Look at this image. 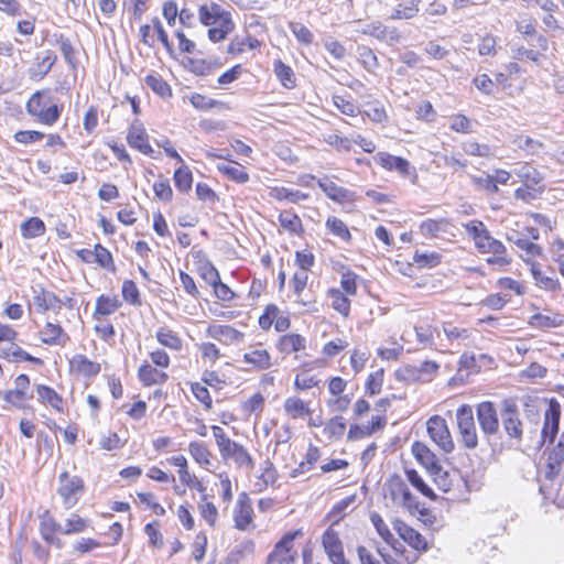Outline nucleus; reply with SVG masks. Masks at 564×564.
I'll list each match as a JSON object with an SVG mask.
<instances>
[{
  "label": "nucleus",
  "mask_w": 564,
  "mask_h": 564,
  "mask_svg": "<svg viewBox=\"0 0 564 564\" xmlns=\"http://www.w3.org/2000/svg\"><path fill=\"white\" fill-rule=\"evenodd\" d=\"M329 296L332 299L333 308L341 315L347 316L350 310V301L339 290L335 289L329 290Z\"/></svg>",
  "instance_id": "13d9d810"
},
{
  "label": "nucleus",
  "mask_w": 564,
  "mask_h": 564,
  "mask_svg": "<svg viewBox=\"0 0 564 564\" xmlns=\"http://www.w3.org/2000/svg\"><path fill=\"white\" fill-rule=\"evenodd\" d=\"M412 451L415 458L427 469H430L433 474H437L438 471H441V467L435 462V455L430 451V448L426 445L416 442L413 444Z\"/></svg>",
  "instance_id": "a878e982"
},
{
  "label": "nucleus",
  "mask_w": 564,
  "mask_h": 564,
  "mask_svg": "<svg viewBox=\"0 0 564 564\" xmlns=\"http://www.w3.org/2000/svg\"><path fill=\"white\" fill-rule=\"evenodd\" d=\"M445 336L451 341H457L458 344L464 343L469 338V330L467 328H458L451 323H446L443 326Z\"/></svg>",
  "instance_id": "e2e57ef3"
},
{
  "label": "nucleus",
  "mask_w": 564,
  "mask_h": 564,
  "mask_svg": "<svg viewBox=\"0 0 564 564\" xmlns=\"http://www.w3.org/2000/svg\"><path fill=\"white\" fill-rule=\"evenodd\" d=\"M61 530H62V525L56 523V521L52 518L44 519L41 521V524H40L41 536L43 538V540H45L48 543L54 542V539H55L54 533L56 531L61 532Z\"/></svg>",
  "instance_id": "69168bd1"
},
{
  "label": "nucleus",
  "mask_w": 564,
  "mask_h": 564,
  "mask_svg": "<svg viewBox=\"0 0 564 564\" xmlns=\"http://www.w3.org/2000/svg\"><path fill=\"white\" fill-rule=\"evenodd\" d=\"M206 334L225 345L237 344L243 339V334L229 325H209Z\"/></svg>",
  "instance_id": "dca6fc26"
},
{
  "label": "nucleus",
  "mask_w": 564,
  "mask_h": 564,
  "mask_svg": "<svg viewBox=\"0 0 564 564\" xmlns=\"http://www.w3.org/2000/svg\"><path fill=\"white\" fill-rule=\"evenodd\" d=\"M181 164L182 165L178 169H176L174 172L173 181H174L176 188L180 192L185 193L192 188L193 174H192L191 170L188 169V166H186L184 164V162Z\"/></svg>",
  "instance_id": "58836bf2"
},
{
  "label": "nucleus",
  "mask_w": 564,
  "mask_h": 564,
  "mask_svg": "<svg viewBox=\"0 0 564 564\" xmlns=\"http://www.w3.org/2000/svg\"><path fill=\"white\" fill-rule=\"evenodd\" d=\"M188 452L196 463L203 466L210 464L212 454L207 446L202 442H191Z\"/></svg>",
  "instance_id": "49530a36"
},
{
  "label": "nucleus",
  "mask_w": 564,
  "mask_h": 564,
  "mask_svg": "<svg viewBox=\"0 0 564 564\" xmlns=\"http://www.w3.org/2000/svg\"><path fill=\"white\" fill-rule=\"evenodd\" d=\"M427 433L432 441L444 452L451 453L454 449L449 430L445 420L438 415L432 416L427 423Z\"/></svg>",
  "instance_id": "423d86ee"
},
{
  "label": "nucleus",
  "mask_w": 564,
  "mask_h": 564,
  "mask_svg": "<svg viewBox=\"0 0 564 564\" xmlns=\"http://www.w3.org/2000/svg\"><path fill=\"white\" fill-rule=\"evenodd\" d=\"M138 378L145 387L160 386L167 381L169 376L166 372L144 361L138 369Z\"/></svg>",
  "instance_id": "f3484780"
},
{
  "label": "nucleus",
  "mask_w": 564,
  "mask_h": 564,
  "mask_svg": "<svg viewBox=\"0 0 564 564\" xmlns=\"http://www.w3.org/2000/svg\"><path fill=\"white\" fill-rule=\"evenodd\" d=\"M561 419V405L555 399L549 401L547 409L543 415V427L541 431V437L543 443L546 441L553 443L555 436L558 433Z\"/></svg>",
  "instance_id": "6e6552de"
},
{
  "label": "nucleus",
  "mask_w": 564,
  "mask_h": 564,
  "mask_svg": "<svg viewBox=\"0 0 564 564\" xmlns=\"http://www.w3.org/2000/svg\"><path fill=\"white\" fill-rule=\"evenodd\" d=\"M442 256L437 252L415 251L413 261L419 268H434L441 263Z\"/></svg>",
  "instance_id": "864d4df0"
},
{
  "label": "nucleus",
  "mask_w": 564,
  "mask_h": 564,
  "mask_svg": "<svg viewBox=\"0 0 564 564\" xmlns=\"http://www.w3.org/2000/svg\"><path fill=\"white\" fill-rule=\"evenodd\" d=\"M480 253L501 254L506 253V246L498 239L494 238L490 232L486 235L476 246Z\"/></svg>",
  "instance_id": "ea45409f"
},
{
  "label": "nucleus",
  "mask_w": 564,
  "mask_h": 564,
  "mask_svg": "<svg viewBox=\"0 0 564 564\" xmlns=\"http://www.w3.org/2000/svg\"><path fill=\"white\" fill-rule=\"evenodd\" d=\"M323 546L328 557L334 564H344L345 556L343 552V544L339 540L338 533L332 528H328L323 534Z\"/></svg>",
  "instance_id": "2eb2a0df"
},
{
  "label": "nucleus",
  "mask_w": 564,
  "mask_h": 564,
  "mask_svg": "<svg viewBox=\"0 0 564 564\" xmlns=\"http://www.w3.org/2000/svg\"><path fill=\"white\" fill-rule=\"evenodd\" d=\"M128 144L143 154L151 155L153 149L149 143V135L142 122L134 120L127 134Z\"/></svg>",
  "instance_id": "f8f14e48"
},
{
  "label": "nucleus",
  "mask_w": 564,
  "mask_h": 564,
  "mask_svg": "<svg viewBox=\"0 0 564 564\" xmlns=\"http://www.w3.org/2000/svg\"><path fill=\"white\" fill-rule=\"evenodd\" d=\"M512 173L523 182L528 188H535L543 180L541 173L529 163L516 165Z\"/></svg>",
  "instance_id": "412c9836"
},
{
  "label": "nucleus",
  "mask_w": 564,
  "mask_h": 564,
  "mask_svg": "<svg viewBox=\"0 0 564 564\" xmlns=\"http://www.w3.org/2000/svg\"><path fill=\"white\" fill-rule=\"evenodd\" d=\"M243 361L258 370H265L271 367V356L265 349H253L245 352Z\"/></svg>",
  "instance_id": "2f4dec72"
},
{
  "label": "nucleus",
  "mask_w": 564,
  "mask_h": 564,
  "mask_svg": "<svg viewBox=\"0 0 564 564\" xmlns=\"http://www.w3.org/2000/svg\"><path fill=\"white\" fill-rule=\"evenodd\" d=\"M69 339L68 335L64 332L59 324L47 322L41 330L42 343L53 346H65Z\"/></svg>",
  "instance_id": "a211bd4d"
},
{
  "label": "nucleus",
  "mask_w": 564,
  "mask_h": 564,
  "mask_svg": "<svg viewBox=\"0 0 564 564\" xmlns=\"http://www.w3.org/2000/svg\"><path fill=\"white\" fill-rule=\"evenodd\" d=\"M56 56L52 53H47L45 56L36 57V63L30 67L29 77L32 80H41L52 69Z\"/></svg>",
  "instance_id": "cd10ccee"
},
{
  "label": "nucleus",
  "mask_w": 564,
  "mask_h": 564,
  "mask_svg": "<svg viewBox=\"0 0 564 564\" xmlns=\"http://www.w3.org/2000/svg\"><path fill=\"white\" fill-rule=\"evenodd\" d=\"M93 262L98 263L104 269H113V259L108 249L97 243L94 248Z\"/></svg>",
  "instance_id": "052dcab7"
},
{
  "label": "nucleus",
  "mask_w": 564,
  "mask_h": 564,
  "mask_svg": "<svg viewBox=\"0 0 564 564\" xmlns=\"http://www.w3.org/2000/svg\"><path fill=\"white\" fill-rule=\"evenodd\" d=\"M346 430V421L343 416H335L326 423L325 432L332 438H340Z\"/></svg>",
  "instance_id": "338daca9"
},
{
  "label": "nucleus",
  "mask_w": 564,
  "mask_h": 564,
  "mask_svg": "<svg viewBox=\"0 0 564 564\" xmlns=\"http://www.w3.org/2000/svg\"><path fill=\"white\" fill-rule=\"evenodd\" d=\"M456 421L460 435V442L467 448H475L478 445V436L474 420L473 408L468 404L460 405L456 411Z\"/></svg>",
  "instance_id": "7ed1b4c3"
},
{
  "label": "nucleus",
  "mask_w": 564,
  "mask_h": 564,
  "mask_svg": "<svg viewBox=\"0 0 564 564\" xmlns=\"http://www.w3.org/2000/svg\"><path fill=\"white\" fill-rule=\"evenodd\" d=\"M219 172L228 176L230 180L245 184L249 181V174L247 171L239 164L230 165V164H219Z\"/></svg>",
  "instance_id": "a18cd8bd"
},
{
  "label": "nucleus",
  "mask_w": 564,
  "mask_h": 564,
  "mask_svg": "<svg viewBox=\"0 0 564 564\" xmlns=\"http://www.w3.org/2000/svg\"><path fill=\"white\" fill-rule=\"evenodd\" d=\"M513 145L518 149L525 151L529 155H535L539 153L540 149H542L543 144L527 135H517L513 141Z\"/></svg>",
  "instance_id": "09e8293b"
},
{
  "label": "nucleus",
  "mask_w": 564,
  "mask_h": 564,
  "mask_svg": "<svg viewBox=\"0 0 564 564\" xmlns=\"http://www.w3.org/2000/svg\"><path fill=\"white\" fill-rule=\"evenodd\" d=\"M319 459V449L316 446L310 445L305 460L301 462L299 467L292 471V476L295 477L297 474L308 471Z\"/></svg>",
  "instance_id": "4d7b16f0"
},
{
  "label": "nucleus",
  "mask_w": 564,
  "mask_h": 564,
  "mask_svg": "<svg viewBox=\"0 0 564 564\" xmlns=\"http://www.w3.org/2000/svg\"><path fill=\"white\" fill-rule=\"evenodd\" d=\"M62 300L50 291L41 290L33 296V306L39 313H44L46 311L58 312L62 308Z\"/></svg>",
  "instance_id": "6ab92c4d"
},
{
  "label": "nucleus",
  "mask_w": 564,
  "mask_h": 564,
  "mask_svg": "<svg viewBox=\"0 0 564 564\" xmlns=\"http://www.w3.org/2000/svg\"><path fill=\"white\" fill-rule=\"evenodd\" d=\"M467 235L474 240L475 246L489 232L485 224L480 220H470L463 225Z\"/></svg>",
  "instance_id": "5fc2aeb1"
},
{
  "label": "nucleus",
  "mask_w": 564,
  "mask_h": 564,
  "mask_svg": "<svg viewBox=\"0 0 564 564\" xmlns=\"http://www.w3.org/2000/svg\"><path fill=\"white\" fill-rule=\"evenodd\" d=\"M212 431L224 459H232L239 467L253 468V459L242 445L230 440L224 429L218 425H213Z\"/></svg>",
  "instance_id": "f03ea898"
},
{
  "label": "nucleus",
  "mask_w": 564,
  "mask_h": 564,
  "mask_svg": "<svg viewBox=\"0 0 564 564\" xmlns=\"http://www.w3.org/2000/svg\"><path fill=\"white\" fill-rule=\"evenodd\" d=\"M253 508L247 494L239 495L234 509L235 528L246 531L252 524Z\"/></svg>",
  "instance_id": "9b49d317"
},
{
  "label": "nucleus",
  "mask_w": 564,
  "mask_h": 564,
  "mask_svg": "<svg viewBox=\"0 0 564 564\" xmlns=\"http://www.w3.org/2000/svg\"><path fill=\"white\" fill-rule=\"evenodd\" d=\"M59 487L57 492L63 500L66 509L73 508L79 500L84 491V482L80 477L74 475L70 476L67 471H64L58 477Z\"/></svg>",
  "instance_id": "39448f33"
},
{
  "label": "nucleus",
  "mask_w": 564,
  "mask_h": 564,
  "mask_svg": "<svg viewBox=\"0 0 564 564\" xmlns=\"http://www.w3.org/2000/svg\"><path fill=\"white\" fill-rule=\"evenodd\" d=\"M171 465L178 467V477L185 486H196L199 491H203V486L199 481H196V477L191 475L187 468V459L184 455H176L167 459Z\"/></svg>",
  "instance_id": "b1692460"
},
{
  "label": "nucleus",
  "mask_w": 564,
  "mask_h": 564,
  "mask_svg": "<svg viewBox=\"0 0 564 564\" xmlns=\"http://www.w3.org/2000/svg\"><path fill=\"white\" fill-rule=\"evenodd\" d=\"M199 22L205 26L218 25L232 20L231 13L214 1L205 2L198 8Z\"/></svg>",
  "instance_id": "1a4fd4ad"
},
{
  "label": "nucleus",
  "mask_w": 564,
  "mask_h": 564,
  "mask_svg": "<svg viewBox=\"0 0 564 564\" xmlns=\"http://www.w3.org/2000/svg\"><path fill=\"white\" fill-rule=\"evenodd\" d=\"M564 464V432L560 435L556 446L549 454V466L551 469L561 467Z\"/></svg>",
  "instance_id": "680f3d73"
},
{
  "label": "nucleus",
  "mask_w": 564,
  "mask_h": 564,
  "mask_svg": "<svg viewBox=\"0 0 564 564\" xmlns=\"http://www.w3.org/2000/svg\"><path fill=\"white\" fill-rule=\"evenodd\" d=\"M563 324V317L560 314H534L530 318V325L539 328H555Z\"/></svg>",
  "instance_id": "a19ab883"
},
{
  "label": "nucleus",
  "mask_w": 564,
  "mask_h": 564,
  "mask_svg": "<svg viewBox=\"0 0 564 564\" xmlns=\"http://www.w3.org/2000/svg\"><path fill=\"white\" fill-rule=\"evenodd\" d=\"M0 358L7 359L12 362L30 361L36 365L43 364L42 359L33 357L13 341H11L8 347L0 348Z\"/></svg>",
  "instance_id": "4be33fe9"
},
{
  "label": "nucleus",
  "mask_w": 564,
  "mask_h": 564,
  "mask_svg": "<svg viewBox=\"0 0 564 564\" xmlns=\"http://www.w3.org/2000/svg\"><path fill=\"white\" fill-rule=\"evenodd\" d=\"M234 29L235 23L232 20H229L226 21V23L209 26L207 35L212 42L218 43L220 41H224L227 37V35L234 31Z\"/></svg>",
  "instance_id": "3c124183"
},
{
  "label": "nucleus",
  "mask_w": 564,
  "mask_h": 564,
  "mask_svg": "<svg viewBox=\"0 0 564 564\" xmlns=\"http://www.w3.org/2000/svg\"><path fill=\"white\" fill-rule=\"evenodd\" d=\"M370 521L382 540L390 544L393 541V534L390 532L381 516L377 512H372L370 514Z\"/></svg>",
  "instance_id": "0e129e2a"
},
{
  "label": "nucleus",
  "mask_w": 564,
  "mask_h": 564,
  "mask_svg": "<svg viewBox=\"0 0 564 564\" xmlns=\"http://www.w3.org/2000/svg\"><path fill=\"white\" fill-rule=\"evenodd\" d=\"M260 45V42L250 36L247 35L245 37L236 36L228 45L227 52L229 54H241L246 51V47L249 50H254Z\"/></svg>",
  "instance_id": "37998d69"
},
{
  "label": "nucleus",
  "mask_w": 564,
  "mask_h": 564,
  "mask_svg": "<svg viewBox=\"0 0 564 564\" xmlns=\"http://www.w3.org/2000/svg\"><path fill=\"white\" fill-rule=\"evenodd\" d=\"M373 160L387 171H397L402 176L410 175V162L401 156H395L388 152H378Z\"/></svg>",
  "instance_id": "4468645a"
},
{
  "label": "nucleus",
  "mask_w": 564,
  "mask_h": 564,
  "mask_svg": "<svg viewBox=\"0 0 564 564\" xmlns=\"http://www.w3.org/2000/svg\"><path fill=\"white\" fill-rule=\"evenodd\" d=\"M421 0H406L405 3H399L391 12L392 20H411L415 18L420 11Z\"/></svg>",
  "instance_id": "473e14b6"
},
{
  "label": "nucleus",
  "mask_w": 564,
  "mask_h": 564,
  "mask_svg": "<svg viewBox=\"0 0 564 564\" xmlns=\"http://www.w3.org/2000/svg\"><path fill=\"white\" fill-rule=\"evenodd\" d=\"M283 409L284 412L294 420L311 414L308 404L297 397H290L285 399Z\"/></svg>",
  "instance_id": "c756f323"
},
{
  "label": "nucleus",
  "mask_w": 564,
  "mask_h": 564,
  "mask_svg": "<svg viewBox=\"0 0 564 564\" xmlns=\"http://www.w3.org/2000/svg\"><path fill=\"white\" fill-rule=\"evenodd\" d=\"M327 230L335 237L339 238L345 242H349L351 239L350 231L347 225L339 218L330 216L326 219L325 224Z\"/></svg>",
  "instance_id": "4c0bfd02"
},
{
  "label": "nucleus",
  "mask_w": 564,
  "mask_h": 564,
  "mask_svg": "<svg viewBox=\"0 0 564 564\" xmlns=\"http://www.w3.org/2000/svg\"><path fill=\"white\" fill-rule=\"evenodd\" d=\"M306 340L300 334L283 335L278 341V349L284 355L296 352L305 348Z\"/></svg>",
  "instance_id": "c85d7f7f"
},
{
  "label": "nucleus",
  "mask_w": 564,
  "mask_h": 564,
  "mask_svg": "<svg viewBox=\"0 0 564 564\" xmlns=\"http://www.w3.org/2000/svg\"><path fill=\"white\" fill-rule=\"evenodd\" d=\"M357 554L361 564H409L395 547H378L373 553L366 546H358Z\"/></svg>",
  "instance_id": "20e7f679"
},
{
  "label": "nucleus",
  "mask_w": 564,
  "mask_h": 564,
  "mask_svg": "<svg viewBox=\"0 0 564 564\" xmlns=\"http://www.w3.org/2000/svg\"><path fill=\"white\" fill-rule=\"evenodd\" d=\"M447 226H448V223L444 219H441V220L426 219L421 223L420 232L424 237H437L441 231H445Z\"/></svg>",
  "instance_id": "8fccbe9b"
},
{
  "label": "nucleus",
  "mask_w": 564,
  "mask_h": 564,
  "mask_svg": "<svg viewBox=\"0 0 564 564\" xmlns=\"http://www.w3.org/2000/svg\"><path fill=\"white\" fill-rule=\"evenodd\" d=\"M393 528L400 535V538L406 542L411 547H413L416 551H426L427 550V542L425 538L420 534L416 530L409 527L403 521L397 519L393 522Z\"/></svg>",
  "instance_id": "ddd939ff"
},
{
  "label": "nucleus",
  "mask_w": 564,
  "mask_h": 564,
  "mask_svg": "<svg viewBox=\"0 0 564 564\" xmlns=\"http://www.w3.org/2000/svg\"><path fill=\"white\" fill-rule=\"evenodd\" d=\"M273 72L284 88L292 89L296 86V79L293 69L289 65L284 64L281 59H275L273 62Z\"/></svg>",
  "instance_id": "7c9ffc66"
},
{
  "label": "nucleus",
  "mask_w": 564,
  "mask_h": 564,
  "mask_svg": "<svg viewBox=\"0 0 564 564\" xmlns=\"http://www.w3.org/2000/svg\"><path fill=\"white\" fill-rule=\"evenodd\" d=\"M463 151L473 156L490 158L495 155V150L488 144H481L475 141H466L462 144Z\"/></svg>",
  "instance_id": "de8ad7c7"
},
{
  "label": "nucleus",
  "mask_w": 564,
  "mask_h": 564,
  "mask_svg": "<svg viewBox=\"0 0 564 564\" xmlns=\"http://www.w3.org/2000/svg\"><path fill=\"white\" fill-rule=\"evenodd\" d=\"M202 518L210 525L215 527L218 518V510L216 506L207 501L206 496L202 497V501L198 506Z\"/></svg>",
  "instance_id": "6e6d98bb"
},
{
  "label": "nucleus",
  "mask_w": 564,
  "mask_h": 564,
  "mask_svg": "<svg viewBox=\"0 0 564 564\" xmlns=\"http://www.w3.org/2000/svg\"><path fill=\"white\" fill-rule=\"evenodd\" d=\"M69 364L73 370L86 377L96 376L100 371L99 364L89 360L86 356L80 354L75 355Z\"/></svg>",
  "instance_id": "bb28decb"
},
{
  "label": "nucleus",
  "mask_w": 564,
  "mask_h": 564,
  "mask_svg": "<svg viewBox=\"0 0 564 564\" xmlns=\"http://www.w3.org/2000/svg\"><path fill=\"white\" fill-rule=\"evenodd\" d=\"M500 416L507 435L510 438L520 442L522 437V422L520 420V413L517 404L510 401H505Z\"/></svg>",
  "instance_id": "0eeeda50"
},
{
  "label": "nucleus",
  "mask_w": 564,
  "mask_h": 564,
  "mask_svg": "<svg viewBox=\"0 0 564 564\" xmlns=\"http://www.w3.org/2000/svg\"><path fill=\"white\" fill-rule=\"evenodd\" d=\"M280 226L291 235L303 234V225L301 218L291 210H284L279 215Z\"/></svg>",
  "instance_id": "f704fd0d"
},
{
  "label": "nucleus",
  "mask_w": 564,
  "mask_h": 564,
  "mask_svg": "<svg viewBox=\"0 0 564 564\" xmlns=\"http://www.w3.org/2000/svg\"><path fill=\"white\" fill-rule=\"evenodd\" d=\"M388 489L392 499L401 498L403 503H408L412 498L410 489L400 476H393L389 479Z\"/></svg>",
  "instance_id": "c9c22d12"
},
{
  "label": "nucleus",
  "mask_w": 564,
  "mask_h": 564,
  "mask_svg": "<svg viewBox=\"0 0 564 564\" xmlns=\"http://www.w3.org/2000/svg\"><path fill=\"white\" fill-rule=\"evenodd\" d=\"M25 109L28 115L45 126L54 124L62 111V108L52 101L47 89L35 91L26 101Z\"/></svg>",
  "instance_id": "f257e3e1"
},
{
  "label": "nucleus",
  "mask_w": 564,
  "mask_h": 564,
  "mask_svg": "<svg viewBox=\"0 0 564 564\" xmlns=\"http://www.w3.org/2000/svg\"><path fill=\"white\" fill-rule=\"evenodd\" d=\"M88 520L79 517L78 514H72L62 527L61 533L69 535L74 533L84 532L88 527Z\"/></svg>",
  "instance_id": "603ef678"
},
{
  "label": "nucleus",
  "mask_w": 564,
  "mask_h": 564,
  "mask_svg": "<svg viewBox=\"0 0 564 564\" xmlns=\"http://www.w3.org/2000/svg\"><path fill=\"white\" fill-rule=\"evenodd\" d=\"M357 55L358 61L362 64L366 70L375 73V70L379 67L378 57L370 47L366 45H359L357 47Z\"/></svg>",
  "instance_id": "79ce46f5"
},
{
  "label": "nucleus",
  "mask_w": 564,
  "mask_h": 564,
  "mask_svg": "<svg viewBox=\"0 0 564 564\" xmlns=\"http://www.w3.org/2000/svg\"><path fill=\"white\" fill-rule=\"evenodd\" d=\"M21 232L24 238H35L45 232V225L40 218L31 217L22 223Z\"/></svg>",
  "instance_id": "c03bdc74"
},
{
  "label": "nucleus",
  "mask_w": 564,
  "mask_h": 564,
  "mask_svg": "<svg viewBox=\"0 0 564 564\" xmlns=\"http://www.w3.org/2000/svg\"><path fill=\"white\" fill-rule=\"evenodd\" d=\"M155 338L162 346L174 351H180L183 347L182 339L176 335L175 332L166 327H161L156 332Z\"/></svg>",
  "instance_id": "e433bc0d"
},
{
  "label": "nucleus",
  "mask_w": 564,
  "mask_h": 564,
  "mask_svg": "<svg viewBox=\"0 0 564 564\" xmlns=\"http://www.w3.org/2000/svg\"><path fill=\"white\" fill-rule=\"evenodd\" d=\"M317 184L325 195L334 202L343 203L351 198V193L348 189L338 186L326 177L324 180H317Z\"/></svg>",
  "instance_id": "393cba45"
},
{
  "label": "nucleus",
  "mask_w": 564,
  "mask_h": 564,
  "mask_svg": "<svg viewBox=\"0 0 564 564\" xmlns=\"http://www.w3.org/2000/svg\"><path fill=\"white\" fill-rule=\"evenodd\" d=\"M269 196L275 200H286L292 204H299L301 200H306L310 198V194L307 193L284 186L271 187L269 191Z\"/></svg>",
  "instance_id": "5701e85b"
},
{
  "label": "nucleus",
  "mask_w": 564,
  "mask_h": 564,
  "mask_svg": "<svg viewBox=\"0 0 564 564\" xmlns=\"http://www.w3.org/2000/svg\"><path fill=\"white\" fill-rule=\"evenodd\" d=\"M119 307L116 299H110L101 295L97 299L95 313L99 315H110Z\"/></svg>",
  "instance_id": "774afa93"
},
{
  "label": "nucleus",
  "mask_w": 564,
  "mask_h": 564,
  "mask_svg": "<svg viewBox=\"0 0 564 564\" xmlns=\"http://www.w3.org/2000/svg\"><path fill=\"white\" fill-rule=\"evenodd\" d=\"M405 475L410 484L423 496L429 498L434 497L433 490L424 482V480L415 469H406Z\"/></svg>",
  "instance_id": "bf43d9fd"
},
{
  "label": "nucleus",
  "mask_w": 564,
  "mask_h": 564,
  "mask_svg": "<svg viewBox=\"0 0 564 564\" xmlns=\"http://www.w3.org/2000/svg\"><path fill=\"white\" fill-rule=\"evenodd\" d=\"M507 239L524 251L525 254L521 256L524 262H530V259H534L542 254V248L525 237L513 239V236H507Z\"/></svg>",
  "instance_id": "72a5a7b5"
},
{
  "label": "nucleus",
  "mask_w": 564,
  "mask_h": 564,
  "mask_svg": "<svg viewBox=\"0 0 564 564\" xmlns=\"http://www.w3.org/2000/svg\"><path fill=\"white\" fill-rule=\"evenodd\" d=\"M37 401L43 405H48L57 412H63V398L51 387L45 384H34Z\"/></svg>",
  "instance_id": "aec40b11"
},
{
  "label": "nucleus",
  "mask_w": 564,
  "mask_h": 564,
  "mask_svg": "<svg viewBox=\"0 0 564 564\" xmlns=\"http://www.w3.org/2000/svg\"><path fill=\"white\" fill-rule=\"evenodd\" d=\"M477 420L485 435H495L499 430V419L495 405L484 401L477 405Z\"/></svg>",
  "instance_id": "9d476101"
}]
</instances>
